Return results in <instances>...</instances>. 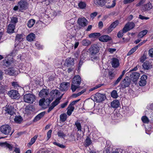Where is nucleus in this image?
Here are the masks:
<instances>
[{
    "label": "nucleus",
    "instance_id": "nucleus-19",
    "mask_svg": "<svg viewBox=\"0 0 153 153\" xmlns=\"http://www.w3.org/2000/svg\"><path fill=\"white\" fill-rule=\"evenodd\" d=\"M142 66L145 70H148L152 67L151 64L148 61H146L143 63Z\"/></svg>",
    "mask_w": 153,
    "mask_h": 153
},
{
    "label": "nucleus",
    "instance_id": "nucleus-53",
    "mask_svg": "<svg viewBox=\"0 0 153 153\" xmlns=\"http://www.w3.org/2000/svg\"><path fill=\"white\" fill-rule=\"evenodd\" d=\"M122 78V77L120 76H119V77L117 79V80L114 82V85H117L120 81Z\"/></svg>",
    "mask_w": 153,
    "mask_h": 153
},
{
    "label": "nucleus",
    "instance_id": "nucleus-18",
    "mask_svg": "<svg viewBox=\"0 0 153 153\" xmlns=\"http://www.w3.org/2000/svg\"><path fill=\"white\" fill-rule=\"evenodd\" d=\"M0 146L2 147H6L7 149H8L10 151H11L13 148L14 147L11 144L7 143V142L1 143H0Z\"/></svg>",
    "mask_w": 153,
    "mask_h": 153
},
{
    "label": "nucleus",
    "instance_id": "nucleus-64",
    "mask_svg": "<svg viewBox=\"0 0 153 153\" xmlns=\"http://www.w3.org/2000/svg\"><path fill=\"white\" fill-rule=\"evenodd\" d=\"M147 76L146 75H143L141 77L140 80H144L145 81H146V80L147 79Z\"/></svg>",
    "mask_w": 153,
    "mask_h": 153
},
{
    "label": "nucleus",
    "instance_id": "nucleus-15",
    "mask_svg": "<svg viewBox=\"0 0 153 153\" xmlns=\"http://www.w3.org/2000/svg\"><path fill=\"white\" fill-rule=\"evenodd\" d=\"M69 85V82H63L61 84L59 88L62 91H66L68 89V86Z\"/></svg>",
    "mask_w": 153,
    "mask_h": 153
},
{
    "label": "nucleus",
    "instance_id": "nucleus-49",
    "mask_svg": "<svg viewBox=\"0 0 153 153\" xmlns=\"http://www.w3.org/2000/svg\"><path fill=\"white\" fill-rule=\"evenodd\" d=\"M91 60L92 61H94L95 60H98L99 59V57L97 56L96 55H91Z\"/></svg>",
    "mask_w": 153,
    "mask_h": 153
},
{
    "label": "nucleus",
    "instance_id": "nucleus-43",
    "mask_svg": "<svg viewBox=\"0 0 153 153\" xmlns=\"http://www.w3.org/2000/svg\"><path fill=\"white\" fill-rule=\"evenodd\" d=\"M142 121L144 123H148L149 122V120L148 117L145 116H143L141 118Z\"/></svg>",
    "mask_w": 153,
    "mask_h": 153
},
{
    "label": "nucleus",
    "instance_id": "nucleus-33",
    "mask_svg": "<svg viewBox=\"0 0 153 153\" xmlns=\"http://www.w3.org/2000/svg\"><path fill=\"white\" fill-rule=\"evenodd\" d=\"M85 146H89L92 143L91 141L90 138L88 137H87L85 140Z\"/></svg>",
    "mask_w": 153,
    "mask_h": 153
},
{
    "label": "nucleus",
    "instance_id": "nucleus-30",
    "mask_svg": "<svg viewBox=\"0 0 153 153\" xmlns=\"http://www.w3.org/2000/svg\"><path fill=\"white\" fill-rule=\"evenodd\" d=\"M45 114V112L40 113L35 117L34 120L36 121L39 120L44 116Z\"/></svg>",
    "mask_w": 153,
    "mask_h": 153
},
{
    "label": "nucleus",
    "instance_id": "nucleus-61",
    "mask_svg": "<svg viewBox=\"0 0 153 153\" xmlns=\"http://www.w3.org/2000/svg\"><path fill=\"white\" fill-rule=\"evenodd\" d=\"M87 53L85 52H82V55L81 56L80 58L83 57V58H84V59H85L87 57Z\"/></svg>",
    "mask_w": 153,
    "mask_h": 153
},
{
    "label": "nucleus",
    "instance_id": "nucleus-23",
    "mask_svg": "<svg viewBox=\"0 0 153 153\" xmlns=\"http://www.w3.org/2000/svg\"><path fill=\"white\" fill-rule=\"evenodd\" d=\"M112 67L115 68L117 67L119 65V60L116 58L112 59L111 62Z\"/></svg>",
    "mask_w": 153,
    "mask_h": 153
},
{
    "label": "nucleus",
    "instance_id": "nucleus-45",
    "mask_svg": "<svg viewBox=\"0 0 153 153\" xmlns=\"http://www.w3.org/2000/svg\"><path fill=\"white\" fill-rule=\"evenodd\" d=\"M119 23V21L118 20H116L115 22H113L111 25L110 26L111 27H112L113 29L115 28L118 25Z\"/></svg>",
    "mask_w": 153,
    "mask_h": 153
},
{
    "label": "nucleus",
    "instance_id": "nucleus-46",
    "mask_svg": "<svg viewBox=\"0 0 153 153\" xmlns=\"http://www.w3.org/2000/svg\"><path fill=\"white\" fill-rule=\"evenodd\" d=\"M53 144L62 148H65V146L56 142H53Z\"/></svg>",
    "mask_w": 153,
    "mask_h": 153
},
{
    "label": "nucleus",
    "instance_id": "nucleus-60",
    "mask_svg": "<svg viewBox=\"0 0 153 153\" xmlns=\"http://www.w3.org/2000/svg\"><path fill=\"white\" fill-rule=\"evenodd\" d=\"M12 86L14 87L15 88H16L19 86V85L18 84L17 82H12Z\"/></svg>",
    "mask_w": 153,
    "mask_h": 153
},
{
    "label": "nucleus",
    "instance_id": "nucleus-29",
    "mask_svg": "<svg viewBox=\"0 0 153 153\" xmlns=\"http://www.w3.org/2000/svg\"><path fill=\"white\" fill-rule=\"evenodd\" d=\"M147 30H145L140 32L138 34L137 37L139 38H142L147 33Z\"/></svg>",
    "mask_w": 153,
    "mask_h": 153
},
{
    "label": "nucleus",
    "instance_id": "nucleus-52",
    "mask_svg": "<svg viewBox=\"0 0 153 153\" xmlns=\"http://www.w3.org/2000/svg\"><path fill=\"white\" fill-rule=\"evenodd\" d=\"M146 81H145L144 80H140V81L139 82V85L140 86H143L146 85Z\"/></svg>",
    "mask_w": 153,
    "mask_h": 153
},
{
    "label": "nucleus",
    "instance_id": "nucleus-28",
    "mask_svg": "<svg viewBox=\"0 0 153 153\" xmlns=\"http://www.w3.org/2000/svg\"><path fill=\"white\" fill-rule=\"evenodd\" d=\"M75 125L77 127L78 131H79L80 132H82L81 130V123H80L79 121L77 120L75 123Z\"/></svg>",
    "mask_w": 153,
    "mask_h": 153
},
{
    "label": "nucleus",
    "instance_id": "nucleus-5",
    "mask_svg": "<svg viewBox=\"0 0 153 153\" xmlns=\"http://www.w3.org/2000/svg\"><path fill=\"white\" fill-rule=\"evenodd\" d=\"M105 95L100 93H97L94 97V101L97 102H100L106 99Z\"/></svg>",
    "mask_w": 153,
    "mask_h": 153
},
{
    "label": "nucleus",
    "instance_id": "nucleus-9",
    "mask_svg": "<svg viewBox=\"0 0 153 153\" xmlns=\"http://www.w3.org/2000/svg\"><path fill=\"white\" fill-rule=\"evenodd\" d=\"M131 82L130 79L127 76L125 77L120 83L121 86L123 88L129 86Z\"/></svg>",
    "mask_w": 153,
    "mask_h": 153
},
{
    "label": "nucleus",
    "instance_id": "nucleus-21",
    "mask_svg": "<svg viewBox=\"0 0 153 153\" xmlns=\"http://www.w3.org/2000/svg\"><path fill=\"white\" fill-rule=\"evenodd\" d=\"M6 73L10 75H13L16 74V71L13 68H10L5 71Z\"/></svg>",
    "mask_w": 153,
    "mask_h": 153
},
{
    "label": "nucleus",
    "instance_id": "nucleus-20",
    "mask_svg": "<svg viewBox=\"0 0 153 153\" xmlns=\"http://www.w3.org/2000/svg\"><path fill=\"white\" fill-rule=\"evenodd\" d=\"M65 62L68 67L72 66L74 64V59L73 58H70L66 59Z\"/></svg>",
    "mask_w": 153,
    "mask_h": 153
},
{
    "label": "nucleus",
    "instance_id": "nucleus-25",
    "mask_svg": "<svg viewBox=\"0 0 153 153\" xmlns=\"http://www.w3.org/2000/svg\"><path fill=\"white\" fill-rule=\"evenodd\" d=\"M26 38L28 41H33L35 38V35L33 33H31L27 36Z\"/></svg>",
    "mask_w": 153,
    "mask_h": 153
},
{
    "label": "nucleus",
    "instance_id": "nucleus-51",
    "mask_svg": "<svg viewBox=\"0 0 153 153\" xmlns=\"http://www.w3.org/2000/svg\"><path fill=\"white\" fill-rule=\"evenodd\" d=\"M130 30L128 28L127 25H125L124 27L123 28V29L122 30V32H123V33H125Z\"/></svg>",
    "mask_w": 153,
    "mask_h": 153
},
{
    "label": "nucleus",
    "instance_id": "nucleus-24",
    "mask_svg": "<svg viewBox=\"0 0 153 153\" xmlns=\"http://www.w3.org/2000/svg\"><path fill=\"white\" fill-rule=\"evenodd\" d=\"M23 38L22 35L21 34H17L15 39L16 43L19 44V43L22 41Z\"/></svg>",
    "mask_w": 153,
    "mask_h": 153
},
{
    "label": "nucleus",
    "instance_id": "nucleus-40",
    "mask_svg": "<svg viewBox=\"0 0 153 153\" xmlns=\"http://www.w3.org/2000/svg\"><path fill=\"white\" fill-rule=\"evenodd\" d=\"M78 5L80 9H84L86 6V4L85 2L81 1L78 4Z\"/></svg>",
    "mask_w": 153,
    "mask_h": 153
},
{
    "label": "nucleus",
    "instance_id": "nucleus-59",
    "mask_svg": "<svg viewBox=\"0 0 153 153\" xmlns=\"http://www.w3.org/2000/svg\"><path fill=\"white\" fill-rule=\"evenodd\" d=\"M114 29L111 27V26L110 25L109 27H108L107 30V33H110Z\"/></svg>",
    "mask_w": 153,
    "mask_h": 153
},
{
    "label": "nucleus",
    "instance_id": "nucleus-48",
    "mask_svg": "<svg viewBox=\"0 0 153 153\" xmlns=\"http://www.w3.org/2000/svg\"><path fill=\"white\" fill-rule=\"evenodd\" d=\"M108 75L109 79H113L115 75V74L111 71H109L108 73Z\"/></svg>",
    "mask_w": 153,
    "mask_h": 153
},
{
    "label": "nucleus",
    "instance_id": "nucleus-27",
    "mask_svg": "<svg viewBox=\"0 0 153 153\" xmlns=\"http://www.w3.org/2000/svg\"><path fill=\"white\" fill-rule=\"evenodd\" d=\"M74 109V107L73 106H71V105H69L68 107L67 108V114L68 116H70L72 112Z\"/></svg>",
    "mask_w": 153,
    "mask_h": 153
},
{
    "label": "nucleus",
    "instance_id": "nucleus-36",
    "mask_svg": "<svg viewBox=\"0 0 153 153\" xmlns=\"http://www.w3.org/2000/svg\"><path fill=\"white\" fill-rule=\"evenodd\" d=\"M126 25H127L130 30L133 28L135 26L134 23L132 22H128L126 24Z\"/></svg>",
    "mask_w": 153,
    "mask_h": 153
},
{
    "label": "nucleus",
    "instance_id": "nucleus-35",
    "mask_svg": "<svg viewBox=\"0 0 153 153\" xmlns=\"http://www.w3.org/2000/svg\"><path fill=\"white\" fill-rule=\"evenodd\" d=\"M91 43V42L87 39H85L82 41V44L83 45L88 46Z\"/></svg>",
    "mask_w": 153,
    "mask_h": 153
},
{
    "label": "nucleus",
    "instance_id": "nucleus-2",
    "mask_svg": "<svg viewBox=\"0 0 153 153\" xmlns=\"http://www.w3.org/2000/svg\"><path fill=\"white\" fill-rule=\"evenodd\" d=\"M81 82V78L78 75L75 76L73 78L71 85V89L73 92L76 91L77 88H79V85Z\"/></svg>",
    "mask_w": 153,
    "mask_h": 153
},
{
    "label": "nucleus",
    "instance_id": "nucleus-63",
    "mask_svg": "<svg viewBox=\"0 0 153 153\" xmlns=\"http://www.w3.org/2000/svg\"><path fill=\"white\" fill-rule=\"evenodd\" d=\"M97 12H94L91 14L90 17L93 19L97 16Z\"/></svg>",
    "mask_w": 153,
    "mask_h": 153
},
{
    "label": "nucleus",
    "instance_id": "nucleus-54",
    "mask_svg": "<svg viewBox=\"0 0 153 153\" xmlns=\"http://www.w3.org/2000/svg\"><path fill=\"white\" fill-rule=\"evenodd\" d=\"M148 54L149 56L153 58V48H151L149 50Z\"/></svg>",
    "mask_w": 153,
    "mask_h": 153
},
{
    "label": "nucleus",
    "instance_id": "nucleus-38",
    "mask_svg": "<svg viewBox=\"0 0 153 153\" xmlns=\"http://www.w3.org/2000/svg\"><path fill=\"white\" fill-rule=\"evenodd\" d=\"M67 117V115L66 114H62L60 116V119L62 122H64L66 120Z\"/></svg>",
    "mask_w": 153,
    "mask_h": 153
},
{
    "label": "nucleus",
    "instance_id": "nucleus-55",
    "mask_svg": "<svg viewBox=\"0 0 153 153\" xmlns=\"http://www.w3.org/2000/svg\"><path fill=\"white\" fill-rule=\"evenodd\" d=\"M123 33L122 30L120 31L117 34V37L119 38L122 37L123 36Z\"/></svg>",
    "mask_w": 153,
    "mask_h": 153
},
{
    "label": "nucleus",
    "instance_id": "nucleus-57",
    "mask_svg": "<svg viewBox=\"0 0 153 153\" xmlns=\"http://www.w3.org/2000/svg\"><path fill=\"white\" fill-rule=\"evenodd\" d=\"M139 18L142 20L146 19L147 20L148 19H149V18L148 17H146L144 16H143L141 15H139Z\"/></svg>",
    "mask_w": 153,
    "mask_h": 153
},
{
    "label": "nucleus",
    "instance_id": "nucleus-34",
    "mask_svg": "<svg viewBox=\"0 0 153 153\" xmlns=\"http://www.w3.org/2000/svg\"><path fill=\"white\" fill-rule=\"evenodd\" d=\"M37 136L35 135L31 139L30 141L28 143V146H30L33 144L35 142L36 139L37 138Z\"/></svg>",
    "mask_w": 153,
    "mask_h": 153
},
{
    "label": "nucleus",
    "instance_id": "nucleus-16",
    "mask_svg": "<svg viewBox=\"0 0 153 153\" xmlns=\"http://www.w3.org/2000/svg\"><path fill=\"white\" fill-rule=\"evenodd\" d=\"M99 39L100 41L103 42H107L111 39V38L107 35H104L100 37Z\"/></svg>",
    "mask_w": 153,
    "mask_h": 153
},
{
    "label": "nucleus",
    "instance_id": "nucleus-14",
    "mask_svg": "<svg viewBox=\"0 0 153 153\" xmlns=\"http://www.w3.org/2000/svg\"><path fill=\"white\" fill-rule=\"evenodd\" d=\"M140 76L139 73L137 72H134L130 75V78L131 80L135 82L137 80Z\"/></svg>",
    "mask_w": 153,
    "mask_h": 153
},
{
    "label": "nucleus",
    "instance_id": "nucleus-44",
    "mask_svg": "<svg viewBox=\"0 0 153 153\" xmlns=\"http://www.w3.org/2000/svg\"><path fill=\"white\" fill-rule=\"evenodd\" d=\"M57 134L59 137L61 138H64L66 136L65 134L64 133V132L61 130L59 131L58 132Z\"/></svg>",
    "mask_w": 153,
    "mask_h": 153
},
{
    "label": "nucleus",
    "instance_id": "nucleus-8",
    "mask_svg": "<svg viewBox=\"0 0 153 153\" xmlns=\"http://www.w3.org/2000/svg\"><path fill=\"white\" fill-rule=\"evenodd\" d=\"M14 110L15 109L12 104L7 105L5 107V111L6 113L10 115L14 114Z\"/></svg>",
    "mask_w": 153,
    "mask_h": 153
},
{
    "label": "nucleus",
    "instance_id": "nucleus-4",
    "mask_svg": "<svg viewBox=\"0 0 153 153\" xmlns=\"http://www.w3.org/2000/svg\"><path fill=\"white\" fill-rule=\"evenodd\" d=\"M35 96L31 94H26L24 96V101L27 103H32L35 100Z\"/></svg>",
    "mask_w": 153,
    "mask_h": 153
},
{
    "label": "nucleus",
    "instance_id": "nucleus-3",
    "mask_svg": "<svg viewBox=\"0 0 153 153\" xmlns=\"http://www.w3.org/2000/svg\"><path fill=\"white\" fill-rule=\"evenodd\" d=\"M53 98L50 99L47 98L46 100L45 98H42L39 100V105L40 106H42V108L45 109L49 106Z\"/></svg>",
    "mask_w": 153,
    "mask_h": 153
},
{
    "label": "nucleus",
    "instance_id": "nucleus-39",
    "mask_svg": "<svg viewBox=\"0 0 153 153\" xmlns=\"http://www.w3.org/2000/svg\"><path fill=\"white\" fill-rule=\"evenodd\" d=\"M137 47L136 46L132 48L128 53L127 56H130L133 53L135 52L137 49Z\"/></svg>",
    "mask_w": 153,
    "mask_h": 153
},
{
    "label": "nucleus",
    "instance_id": "nucleus-32",
    "mask_svg": "<svg viewBox=\"0 0 153 153\" xmlns=\"http://www.w3.org/2000/svg\"><path fill=\"white\" fill-rule=\"evenodd\" d=\"M35 22V20L31 19L28 21L27 23V25L29 28H31L33 26Z\"/></svg>",
    "mask_w": 153,
    "mask_h": 153
},
{
    "label": "nucleus",
    "instance_id": "nucleus-26",
    "mask_svg": "<svg viewBox=\"0 0 153 153\" xmlns=\"http://www.w3.org/2000/svg\"><path fill=\"white\" fill-rule=\"evenodd\" d=\"M119 102L117 100H115L113 101L111 104V106L113 108H117L119 106Z\"/></svg>",
    "mask_w": 153,
    "mask_h": 153
},
{
    "label": "nucleus",
    "instance_id": "nucleus-31",
    "mask_svg": "<svg viewBox=\"0 0 153 153\" xmlns=\"http://www.w3.org/2000/svg\"><path fill=\"white\" fill-rule=\"evenodd\" d=\"M14 120L16 123H20L22 120V118L20 116H15L14 119Z\"/></svg>",
    "mask_w": 153,
    "mask_h": 153
},
{
    "label": "nucleus",
    "instance_id": "nucleus-12",
    "mask_svg": "<svg viewBox=\"0 0 153 153\" xmlns=\"http://www.w3.org/2000/svg\"><path fill=\"white\" fill-rule=\"evenodd\" d=\"M87 21L84 18H80L78 19L77 22L79 25L82 27H84L87 25Z\"/></svg>",
    "mask_w": 153,
    "mask_h": 153
},
{
    "label": "nucleus",
    "instance_id": "nucleus-13",
    "mask_svg": "<svg viewBox=\"0 0 153 153\" xmlns=\"http://www.w3.org/2000/svg\"><path fill=\"white\" fill-rule=\"evenodd\" d=\"M49 91L48 90L43 89L39 92V95L41 97H46L49 94Z\"/></svg>",
    "mask_w": 153,
    "mask_h": 153
},
{
    "label": "nucleus",
    "instance_id": "nucleus-56",
    "mask_svg": "<svg viewBox=\"0 0 153 153\" xmlns=\"http://www.w3.org/2000/svg\"><path fill=\"white\" fill-rule=\"evenodd\" d=\"M52 132L51 130H50L47 132V138H48L47 140H49L51 137V134Z\"/></svg>",
    "mask_w": 153,
    "mask_h": 153
},
{
    "label": "nucleus",
    "instance_id": "nucleus-37",
    "mask_svg": "<svg viewBox=\"0 0 153 153\" xmlns=\"http://www.w3.org/2000/svg\"><path fill=\"white\" fill-rule=\"evenodd\" d=\"M100 36V34L99 33H91L89 35L90 38H95Z\"/></svg>",
    "mask_w": 153,
    "mask_h": 153
},
{
    "label": "nucleus",
    "instance_id": "nucleus-6",
    "mask_svg": "<svg viewBox=\"0 0 153 153\" xmlns=\"http://www.w3.org/2000/svg\"><path fill=\"white\" fill-rule=\"evenodd\" d=\"M0 130L2 133L7 135L10 133L11 128L8 125H3L0 127Z\"/></svg>",
    "mask_w": 153,
    "mask_h": 153
},
{
    "label": "nucleus",
    "instance_id": "nucleus-17",
    "mask_svg": "<svg viewBox=\"0 0 153 153\" xmlns=\"http://www.w3.org/2000/svg\"><path fill=\"white\" fill-rule=\"evenodd\" d=\"M152 8V6L150 2L144 5L142 8V10L143 11H146L149 10Z\"/></svg>",
    "mask_w": 153,
    "mask_h": 153
},
{
    "label": "nucleus",
    "instance_id": "nucleus-1",
    "mask_svg": "<svg viewBox=\"0 0 153 153\" xmlns=\"http://www.w3.org/2000/svg\"><path fill=\"white\" fill-rule=\"evenodd\" d=\"M17 54V51L14 50L7 55L5 59L3 60L1 62L2 65L5 67H8L13 62H14L13 57Z\"/></svg>",
    "mask_w": 153,
    "mask_h": 153
},
{
    "label": "nucleus",
    "instance_id": "nucleus-7",
    "mask_svg": "<svg viewBox=\"0 0 153 153\" xmlns=\"http://www.w3.org/2000/svg\"><path fill=\"white\" fill-rule=\"evenodd\" d=\"M8 95L13 99H18L19 98V94L18 91L14 90H12L9 91Z\"/></svg>",
    "mask_w": 153,
    "mask_h": 153
},
{
    "label": "nucleus",
    "instance_id": "nucleus-62",
    "mask_svg": "<svg viewBox=\"0 0 153 153\" xmlns=\"http://www.w3.org/2000/svg\"><path fill=\"white\" fill-rule=\"evenodd\" d=\"M84 60V58H83V57H81V58H80V60L79 61V63L78 65L79 66V67L80 68V67L82 65V63L83 62V61Z\"/></svg>",
    "mask_w": 153,
    "mask_h": 153
},
{
    "label": "nucleus",
    "instance_id": "nucleus-11",
    "mask_svg": "<svg viewBox=\"0 0 153 153\" xmlns=\"http://www.w3.org/2000/svg\"><path fill=\"white\" fill-rule=\"evenodd\" d=\"M20 11H22L27 8V3L25 1L21 0L18 3Z\"/></svg>",
    "mask_w": 153,
    "mask_h": 153
},
{
    "label": "nucleus",
    "instance_id": "nucleus-47",
    "mask_svg": "<svg viewBox=\"0 0 153 153\" xmlns=\"http://www.w3.org/2000/svg\"><path fill=\"white\" fill-rule=\"evenodd\" d=\"M18 22V19L16 17H12L11 18V22L13 24H15Z\"/></svg>",
    "mask_w": 153,
    "mask_h": 153
},
{
    "label": "nucleus",
    "instance_id": "nucleus-50",
    "mask_svg": "<svg viewBox=\"0 0 153 153\" xmlns=\"http://www.w3.org/2000/svg\"><path fill=\"white\" fill-rule=\"evenodd\" d=\"M59 91L57 90H52L50 93V94L51 95V96H53V94H55L56 95H59Z\"/></svg>",
    "mask_w": 153,
    "mask_h": 153
},
{
    "label": "nucleus",
    "instance_id": "nucleus-41",
    "mask_svg": "<svg viewBox=\"0 0 153 153\" xmlns=\"http://www.w3.org/2000/svg\"><path fill=\"white\" fill-rule=\"evenodd\" d=\"M61 99V98H57L54 102H53L51 104L54 107L57 105L59 102V100Z\"/></svg>",
    "mask_w": 153,
    "mask_h": 153
},
{
    "label": "nucleus",
    "instance_id": "nucleus-22",
    "mask_svg": "<svg viewBox=\"0 0 153 153\" xmlns=\"http://www.w3.org/2000/svg\"><path fill=\"white\" fill-rule=\"evenodd\" d=\"M15 28V25L13 24H10L8 25L7 28V32L8 33H13Z\"/></svg>",
    "mask_w": 153,
    "mask_h": 153
},
{
    "label": "nucleus",
    "instance_id": "nucleus-58",
    "mask_svg": "<svg viewBox=\"0 0 153 153\" xmlns=\"http://www.w3.org/2000/svg\"><path fill=\"white\" fill-rule=\"evenodd\" d=\"M116 1L115 0H114L113 1V3L111 6L108 5L107 7L108 8H110L111 7H113L115 6L116 4Z\"/></svg>",
    "mask_w": 153,
    "mask_h": 153
},
{
    "label": "nucleus",
    "instance_id": "nucleus-10",
    "mask_svg": "<svg viewBox=\"0 0 153 153\" xmlns=\"http://www.w3.org/2000/svg\"><path fill=\"white\" fill-rule=\"evenodd\" d=\"M89 51L91 55H96L99 52V48L96 45H92L89 48Z\"/></svg>",
    "mask_w": 153,
    "mask_h": 153
},
{
    "label": "nucleus",
    "instance_id": "nucleus-42",
    "mask_svg": "<svg viewBox=\"0 0 153 153\" xmlns=\"http://www.w3.org/2000/svg\"><path fill=\"white\" fill-rule=\"evenodd\" d=\"M111 96L112 97L114 98H116L117 97L118 95L117 91L115 90H113L111 93Z\"/></svg>",
    "mask_w": 153,
    "mask_h": 153
}]
</instances>
